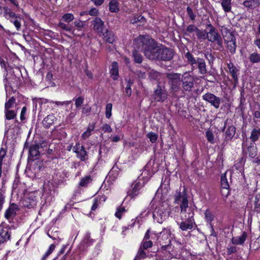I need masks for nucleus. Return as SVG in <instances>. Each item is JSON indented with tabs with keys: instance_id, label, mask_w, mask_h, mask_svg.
<instances>
[{
	"instance_id": "f257e3e1",
	"label": "nucleus",
	"mask_w": 260,
	"mask_h": 260,
	"mask_svg": "<svg viewBox=\"0 0 260 260\" xmlns=\"http://www.w3.org/2000/svg\"><path fill=\"white\" fill-rule=\"evenodd\" d=\"M138 49L143 51L145 56L152 60H162V50L154 39L149 36H139L134 40Z\"/></svg>"
},
{
	"instance_id": "f03ea898",
	"label": "nucleus",
	"mask_w": 260,
	"mask_h": 260,
	"mask_svg": "<svg viewBox=\"0 0 260 260\" xmlns=\"http://www.w3.org/2000/svg\"><path fill=\"white\" fill-rule=\"evenodd\" d=\"M185 57L188 63L191 66L192 69L197 68L198 69L199 74L204 75L207 73V66L204 58H196L189 51L185 53Z\"/></svg>"
},
{
	"instance_id": "7ed1b4c3",
	"label": "nucleus",
	"mask_w": 260,
	"mask_h": 260,
	"mask_svg": "<svg viewBox=\"0 0 260 260\" xmlns=\"http://www.w3.org/2000/svg\"><path fill=\"white\" fill-rule=\"evenodd\" d=\"M207 39L208 41L217 44L219 49L223 48V40L221 36L211 24L207 25Z\"/></svg>"
},
{
	"instance_id": "20e7f679",
	"label": "nucleus",
	"mask_w": 260,
	"mask_h": 260,
	"mask_svg": "<svg viewBox=\"0 0 260 260\" xmlns=\"http://www.w3.org/2000/svg\"><path fill=\"white\" fill-rule=\"evenodd\" d=\"M166 75L169 80V83L172 90L174 92L177 91L180 85V74L171 73H166Z\"/></svg>"
},
{
	"instance_id": "39448f33",
	"label": "nucleus",
	"mask_w": 260,
	"mask_h": 260,
	"mask_svg": "<svg viewBox=\"0 0 260 260\" xmlns=\"http://www.w3.org/2000/svg\"><path fill=\"white\" fill-rule=\"evenodd\" d=\"M203 99L214 107L215 109H218L221 103L220 98L216 96L213 93L207 92L202 96Z\"/></svg>"
},
{
	"instance_id": "423d86ee",
	"label": "nucleus",
	"mask_w": 260,
	"mask_h": 260,
	"mask_svg": "<svg viewBox=\"0 0 260 260\" xmlns=\"http://www.w3.org/2000/svg\"><path fill=\"white\" fill-rule=\"evenodd\" d=\"M190 212L188 213L189 216L187 219L182 221L179 223V228L183 231H186L188 230H191L193 228L195 224L193 219L194 213L192 210H190Z\"/></svg>"
},
{
	"instance_id": "0eeeda50",
	"label": "nucleus",
	"mask_w": 260,
	"mask_h": 260,
	"mask_svg": "<svg viewBox=\"0 0 260 260\" xmlns=\"http://www.w3.org/2000/svg\"><path fill=\"white\" fill-rule=\"evenodd\" d=\"M181 81L183 89L187 91H191L194 85L193 78L188 73H185L182 76Z\"/></svg>"
},
{
	"instance_id": "6e6552de",
	"label": "nucleus",
	"mask_w": 260,
	"mask_h": 260,
	"mask_svg": "<svg viewBox=\"0 0 260 260\" xmlns=\"http://www.w3.org/2000/svg\"><path fill=\"white\" fill-rule=\"evenodd\" d=\"M73 151L77 154V157L81 161H85L87 159L88 153L83 146L79 143H77L73 147Z\"/></svg>"
},
{
	"instance_id": "1a4fd4ad",
	"label": "nucleus",
	"mask_w": 260,
	"mask_h": 260,
	"mask_svg": "<svg viewBox=\"0 0 260 260\" xmlns=\"http://www.w3.org/2000/svg\"><path fill=\"white\" fill-rule=\"evenodd\" d=\"M166 232V234H167L169 237L167 236V240L168 241H166V243H167V245H164V255H166V257L165 260H169L172 258L173 254L171 253L170 249H171V246H170V244L171 243V240L173 239V237H171V232L169 230H167L166 229H164V233L165 232ZM164 260L165 259L164 258Z\"/></svg>"
},
{
	"instance_id": "9d476101",
	"label": "nucleus",
	"mask_w": 260,
	"mask_h": 260,
	"mask_svg": "<svg viewBox=\"0 0 260 260\" xmlns=\"http://www.w3.org/2000/svg\"><path fill=\"white\" fill-rule=\"evenodd\" d=\"M19 210L20 208L17 205L14 203L10 204L9 208L5 212V216L8 220L13 219Z\"/></svg>"
},
{
	"instance_id": "9b49d317",
	"label": "nucleus",
	"mask_w": 260,
	"mask_h": 260,
	"mask_svg": "<svg viewBox=\"0 0 260 260\" xmlns=\"http://www.w3.org/2000/svg\"><path fill=\"white\" fill-rule=\"evenodd\" d=\"M39 146L37 144H32L29 149V157L31 160L37 159L40 155Z\"/></svg>"
},
{
	"instance_id": "f8f14e48",
	"label": "nucleus",
	"mask_w": 260,
	"mask_h": 260,
	"mask_svg": "<svg viewBox=\"0 0 260 260\" xmlns=\"http://www.w3.org/2000/svg\"><path fill=\"white\" fill-rule=\"evenodd\" d=\"M93 28L101 36L104 31V22L99 17H95L93 20Z\"/></svg>"
},
{
	"instance_id": "ddd939ff",
	"label": "nucleus",
	"mask_w": 260,
	"mask_h": 260,
	"mask_svg": "<svg viewBox=\"0 0 260 260\" xmlns=\"http://www.w3.org/2000/svg\"><path fill=\"white\" fill-rule=\"evenodd\" d=\"M225 43L226 44V47L230 53L234 54L236 52L237 45L236 43V38L235 37L225 39Z\"/></svg>"
},
{
	"instance_id": "4468645a",
	"label": "nucleus",
	"mask_w": 260,
	"mask_h": 260,
	"mask_svg": "<svg viewBox=\"0 0 260 260\" xmlns=\"http://www.w3.org/2000/svg\"><path fill=\"white\" fill-rule=\"evenodd\" d=\"M141 184L139 182H135L132 184V189L127 192L128 196L132 198H135L139 194V190L141 188Z\"/></svg>"
},
{
	"instance_id": "2eb2a0df",
	"label": "nucleus",
	"mask_w": 260,
	"mask_h": 260,
	"mask_svg": "<svg viewBox=\"0 0 260 260\" xmlns=\"http://www.w3.org/2000/svg\"><path fill=\"white\" fill-rule=\"evenodd\" d=\"M74 24L75 27L77 28V31L78 32H76V30H74L72 31V34L79 36H83L84 34L81 31V28L84 26L85 22L81 21L80 20H76L74 21Z\"/></svg>"
},
{
	"instance_id": "dca6fc26",
	"label": "nucleus",
	"mask_w": 260,
	"mask_h": 260,
	"mask_svg": "<svg viewBox=\"0 0 260 260\" xmlns=\"http://www.w3.org/2000/svg\"><path fill=\"white\" fill-rule=\"evenodd\" d=\"M227 66L229 70V72L232 75L235 83H237L238 82V77L237 76V72H238V70L232 62L228 63Z\"/></svg>"
},
{
	"instance_id": "f3484780",
	"label": "nucleus",
	"mask_w": 260,
	"mask_h": 260,
	"mask_svg": "<svg viewBox=\"0 0 260 260\" xmlns=\"http://www.w3.org/2000/svg\"><path fill=\"white\" fill-rule=\"evenodd\" d=\"M101 36L103 37L104 39H105L107 43L112 44L115 41V35L114 33L107 29H106L105 31L102 34Z\"/></svg>"
},
{
	"instance_id": "a211bd4d",
	"label": "nucleus",
	"mask_w": 260,
	"mask_h": 260,
	"mask_svg": "<svg viewBox=\"0 0 260 260\" xmlns=\"http://www.w3.org/2000/svg\"><path fill=\"white\" fill-rule=\"evenodd\" d=\"M247 237V233L244 232L241 236L233 237L232 239V242L235 245H242L245 241Z\"/></svg>"
},
{
	"instance_id": "6ab92c4d",
	"label": "nucleus",
	"mask_w": 260,
	"mask_h": 260,
	"mask_svg": "<svg viewBox=\"0 0 260 260\" xmlns=\"http://www.w3.org/2000/svg\"><path fill=\"white\" fill-rule=\"evenodd\" d=\"M56 117L53 114L46 116L42 121L43 125L46 128L50 127L54 122Z\"/></svg>"
},
{
	"instance_id": "aec40b11",
	"label": "nucleus",
	"mask_w": 260,
	"mask_h": 260,
	"mask_svg": "<svg viewBox=\"0 0 260 260\" xmlns=\"http://www.w3.org/2000/svg\"><path fill=\"white\" fill-rule=\"evenodd\" d=\"M10 238V234L6 229L0 227V243H3L9 240Z\"/></svg>"
},
{
	"instance_id": "412c9836",
	"label": "nucleus",
	"mask_w": 260,
	"mask_h": 260,
	"mask_svg": "<svg viewBox=\"0 0 260 260\" xmlns=\"http://www.w3.org/2000/svg\"><path fill=\"white\" fill-rule=\"evenodd\" d=\"M260 137V128H254L251 132L249 139L250 140L254 143L259 140Z\"/></svg>"
},
{
	"instance_id": "4be33fe9",
	"label": "nucleus",
	"mask_w": 260,
	"mask_h": 260,
	"mask_svg": "<svg viewBox=\"0 0 260 260\" xmlns=\"http://www.w3.org/2000/svg\"><path fill=\"white\" fill-rule=\"evenodd\" d=\"M109 7V10L112 13H117L119 11V3L116 0H111Z\"/></svg>"
},
{
	"instance_id": "5701e85b",
	"label": "nucleus",
	"mask_w": 260,
	"mask_h": 260,
	"mask_svg": "<svg viewBox=\"0 0 260 260\" xmlns=\"http://www.w3.org/2000/svg\"><path fill=\"white\" fill-rule=\"evenodd\" d=\"M110 74L111 77L116 80L119 77L118 75V64L116 62H113L111 65V69L110 70Z\"/></svg>"
},
{
	"instance_id": "b1692460",
	"label": "nucleus",
	"mask_w": 260,
	"mask_h": 260,
	"mask_svg": "<svg viewBox=\"0 0 260 260\" xmlns=\"http://www.w3.org/2000/svg\"><path fill=\"white\" fill-rule=\"evenodd\" d=\"M236 133V127L233 126H230L226 130L225 133V141L231 140L233 137L234 136Z\"/></svg>"
},
{
	"instance_id": "393cba45",
	"label": "nucleus",
	"mask_w": 260,
	"mask_h": 260,
	"mask_svg": "<svg viewBox=\"0 0 260 260\" xmlns=\"http://www.w3.org/2000/svg\"><path fill=\"white\" fill-rule=\"evenodd\" d=\"M162 211L159 208H156L153 213V217L159 223L162 222Z\"/></svg>"
},
{
	"instance_id": "a878e982",
	"label": "nucleus",
	"mask_w": 260,
	"mask_h": 260,
	"mask_svg": "<svg viewBox=\"0 0 260 260\" xmlns=\"http://www.w3.org/2000/svg\"><path fill=\"white\" fill-rule=\"evenodd\" d=\"M174 55V50L169 48H164V60H170Z\"/></svg>"
},
{
	"instance_id": "bb28decb",
	"label": "nucleus",
	"mask_w": 260,
	"mask_h": 260,
	"mask_svg": "<svg viewBox=\"0 0 260 260\" xmlns=\"http://www.w3.org/2000/svg\"><path fill=\"white\" fill-rule=\"evenodd\" d=\"M221 185L223 189H225L226 191V194H228L229 192L228 190L229 188V184L227 180V178L225 176V173L223 175H222L221 176Z\"/></svg>"
},
{
	"instance_id": "cd10ccee",
	"label": "nucleus",
	"mask_w": 260,
	"mask_h": 260,
	"mask_svg": "<svg viewBox=\"0 0 260 260\" xmlns=\"http://www.w3.org/2000/svg\"><path fill=\"white\" fill-rule=\"evenodd\" d=\"M221 32L224 40L235 37L232 32L226 27L222 26L221 27Z\"/></svg>"
},
{
	"instance_id": "c85d7f7f",
	"label": "nucleus",
	"mask_w": 260,
	"mask_h": 260,
	"mask_svg": "<svg viewBox=\"0 0 260 260\" xmlns=\"http://www.w3.org/2000/svg\"><path fill=\"white\" fill-rule=\"evenodd\" d=\"M25 202V206H27L28 208H31L34 207L37 204L36 197L33 196L29 197L26 199Z\"/></svg>"
},
{
	"instance_id": "c756f323",
	"label": "nucleus",
	"mask_w": 260,
	"mask_h": 260,
	"mask_svg": "<svg viewBox=\"0 0 260 260\" xmlns=\"http://www.w3.org/2000/svg\"><path fill=\"white\" fill-rule=\"evenodd\" d=\"M92 181V179L90 176H87L85 177L82 178L79 183V187H87L88 185Z\"/></svg>"
},
{
	"instance_id": "7c9ffc66",
	"label": "nucleus",
	"mask_w": 260,
	"mask_h": 260,
	"mask_svg": "<svg viewBox=\"0 0 260 260\" xmlns=\"http://www.w3.org/2000/svg\"><path fill=\"white\" fill-rule=\"evenodd\" d=\"M5 115L6 119L11 120L16 117L17 112L14 110L5 109Z\"/></svg>"
},
{
	"instance_id": "2f4dec72",
	"label": "nucleus",
	"mask_w": 260,
	"mask_h": 260,
	"mask_svg": "<svg viewBox=\"0 0 260 260\" xmlns=\"http://www.w3.org/2000/svg\"><path fill=\"white\" fill-rule=\"evenodd\" d=\"M244 5L250 8L256 7L259 4V0H245L243 3Z\"/></svg>"
},
{
	"instance_id": "473e14b6",
	"label": "nucleus",
	"mask_w": 260,
	"mask_h": 260,
	"mask_svg": "<svg viewBox=\"0 0 260 260\" xmlns=\"http://www.w3.org/2000/svg\"><path fill=\"white\" fill-rule=\"evenodd\" d=\"M247 153L249 157L254 158L257 154V148L253 144H251L247 148Z\"/></svg>"
},
{
	"instance_id": "72a5a7b5",
	"label": "nucleus",
	"mask_w": 260,
	"mask_h": 260,
	"mask_svg": "<svg viewBox=\"0 0 260 260\" xmlns=\"http://www.w3.org/2000/svg\"><path fill=\"white\" fill-rule=\"evenodd\" d=\"M221 6L225 12H230L231 10V0H221Z\"/></svg>"
},
{
	"instance_id": "f704fd0d",
	"label": "nucleus",
	"mask_w": 260,
	"mask_h": 260,
	"mask_svg": "<svg viewBox=\"0 0 260 260\" xmlns=\"http://www.w3.org/2000/svg\"><path fill=\"white\" fill-rule=\"evenodd\" d=\"M131 23L133 24L136 23L138 22L143 23L146 21L145 18L141 15H134L131 19Z\"/></svg>"
},
{
	"instance_id": "c9c22d12",
	"label": "nucleus",
	"mask_w": 260,
	"mask_h": 260,
	"mask_svg": "<svg viewBox=\"0 0 260 260\" xmlns=\"http://www.w3.org/2000/svg\"><path fill=\"white\" fill-rule=\"evenodd\" d=\"M133 56L135 62L140 63L143 61V57L137 50H135L133 51Z\"/></svg>"
},
{
	"instance_id": "e433bc0d",
	"label": "nucleus",
	"mask_w": 260,
	"mask_h": 260,
	"mask_svg": "<svg viewBox=\"0 0 260 260\" xmlns=\"http://www.w3.org/2000/svg\"><path fill=\"white\" fill-rule=\"evenodd\" d=\"M250 61L253 63L260 61V55L257 53H252L249 56Z\"/></svg>"
},
{
	"instance_id": "4c0bfd02",
	"label": "nucleus",
	"mask_w": 260,
	"mask_h": 260,
	"mask_svg": "<svg viewBox=\"0 0 260 260\" xmlns=\"http://www.w3.org/2000/svg\"><path fill=\"white\" fill-rule=\"evenodd\" d=\"M21 18L18 17L17 18L13 19H10V22L12 23L15 26L17 30H20L21 26Z\"/></svg>"
},
{
	"instance_id": "58836bf2",
	"label": "nucleus",
	"mask_w": 260,
	"mask_h": 260,
	"mask_svg": "<svg viewBox=\"0 0 260 260\" xmlns=\"http://www.w3.org/2000/svg\"><path fill=\"white\" fill-rule=\"evenodd\" d=\"M4 9L5 10V13L6 14L10 19H14L15 18H17L18 17L17 15L13 12L10 9H8L7 7H4Z\"/></svg>"
},
{
	"instance_id": "ea45409f",
	"label": "nucleus",
	"mask_w": 260,
	"mask_h": 260,
	"mask_svg": "<svg viewBox=\"0 0 260 260\" xmlns=\"http://www.w3.org/2000/svg\"><path fill=\"white\" fill-rule=\"evenodd\" d=\"M74 19V16L72 13H66L61 18V20L66 22L70 23Z\"/></svg>"
},
{
	"instance_id": "a19ab883",
	"label": "nucleus",
	"mask_w": 260,
	"mask_h": 260,
	"mask_svg": "<svg viewBox=\"0 0 260 260\" xmlns=\"http://www.w3.org/2000/svg\"><path fill=\"white\" fill-rule=\"evenodd\" d=\"M146 252L144 251V249L142 248V246H140L137 255L134 260H140L141 259L146 257Z\"/></svg>"
},
{
	"instance_id": "79ce46f5",
	"label": "nucleus",
	"mask_w": 260,
	"mask_h": 260,
	"mask_svg": "<svg viewBox=\"0 0 260 260\" xmlns=\"http://www.w3.org/2000/svg\"><path fill=\"white\" fill-rule=\"evenodd\" d=\"M16 102V99L14 96L11 97L5 105V109H10L13 107Z\"/></svg>"
},
{
	"instance_id": "37998d69",
	"label": "nucleus",
	"mask_w": 260,
	"mask_h": 260,
	"mask_svg": "<svg viewBox=\"0 0 260 260\" xmlns=\"http://www.w3.org/2000/svg\"><path fill=\"white\" fill-rule=\"evenodd\" d=\"M198 29V28L197 26H196L194 25L190 24L189 25H188L187 27V28L185 30V31L184 32V34L185 35H188L189 34L192 33L193 32H196Z\"/></svg>"
},
{
	"instance_id": "c03bdc74",
	"label": "nucleus",
	"mask_w": 260,
	"mask_h": 260,
	"mask_svg": "<svg viewBox=\"0 0 260 260\" xmlns=\"http://www.w3.org/2000/svg\"><path fill=\"white\" fill-rule=\"evenodd\" d=\"M180 204V208L181 212L185 211L186 209L188 207V200L187 197H183L182 200H181Z\"/></svg>"
},
{
	"instance_id": "a18cd8bd",
	"label": "nucleus",
	"mask_w": 260,
	"mask_h": 260,
	"mask_svg": "<svg viewBox=\"0 0 260 260\" xmlns=\"http://www.w3.org/2000/svg\"><path fill=\"white\" fill-rule=\"evenodd\" d=\"M152 242L150 240H143L140 246H142V248L143 249H147L148 248L152 246Z\"/></svg>"
},
{
	"instance_id": "49530a36",
	"label": "nucleus",
	"mask_w": 260,
	"mask_h": 260,
	"mask_svg": "<svg viewBox=\"0 0 260 260\" xmlns=\"http://www.w3.org/2000/svg\"><path fill=\"white\" fill-rule=\"evenodd\" d=\"M112 104L111 103H109L106 105V117L107 118H110L112 115Z\"/></svg>"
},
{
	"instance_id": "de8ad7c7",
	"label": "nucleus",
	"mask_w": 260,
	"mask_h": 260,
	"mask_svg": "<svg viewBox=\"0 0 260 260\" xmlns=\"http://www.w3.org/2000/svg\"><path fill=\"white\" fill-rule=\"evenodd\" d=\"M196 33L199 39H207V32H204L198 28Z\"/></svg>"
},
{
	"instance_id": "09e8293b",
	"label": "nucleus",
	"mask_w": 260,
	"mask_h": 260,
	"mask_svg": "<svg viewBox=\"0 0 260 260\" xmlns=\"http://www.w3.org/2000/svg\"><path fill=\"white\" fill-rule=\"evenodd\" d=\"M206 136L207 138V139L208 142L211 143V144H213L214 143V135L212 132L210 131H207L206 132Z\"/></svg>"
},
{
	"instance_id": "8fccbe9b",
	"label": "nucleus",
	"mask_w": 260,
	"mask_h": 260,
	"mask_svg": "<svg viewBox=\"0 0 260 260\" xmlns=\"http://www.w3.org/2000/svg\"><path fill=\"white\" fill-rule=\"evenodd\" d=\"M58 26L67 31L71 32L72 30V27L68 24H66L63 22H60L58 23Z\"/></svg>"
},
{
	"instance_id": "3c124183",
	"label": "nucleus",
	"mask_w": 260,
	"mask_h": 260,
	"mask_svg": "<svg viewBox=\"0 0 260 260\" xmlns=\"http://www.w3.org/2000/svg\"><path fill=\"white\" fill-rule=\"evenodd\" d=\"M183 197H186L185 193L184 192H178L177 193V195H176V196L175 202L177 204H179L180 202H181V200H182Z\"/></svg>"
},
{
	"instance_id": "603ef678",
	"label": "nucleus",
	"mask_w": 260,
	"mask_h": 260,
	"mask_svg": "<svg viewBox=\"0 0 260 260\" xmlns=\"http://www.w3.org/2000/svg\"><path fill=\"white\" fill-rule=\"evenodd\" d=\"M125 212V209L124 207H119L117 208L115 215L119 219H121L122 215Z\"/></svg>"
},
{
	"instance_id": "864d4df0",
	"label": "nucleus",
	"mask_w": 260,
	"mask_h": 260,
	"mask_svg": "<svg viewBox=\"0 0 260 260\" xmlns=\"http://www.w3.org/2000/svg\"><path fill=\"white\" fill-rule=\"evenodd\" d=\"M147 137L149 139L152 143H154L157 139V135L154 133L151 132L147 134Z\"/></svg>"
},
{
	"instance_id": "5fc2aeb1",
	"label": "nucleus",
	"mask_w": 260,
	"mask_h": 260,
	"mask_svg": "<svg viewBox=\"0 0 260 260\" xmlns=\"http://www.w3.org/2000/svg\"><path fill=\"white\" fill-rule=\"evenodd\" d=\"M161 89H157L154 91V99L156 101H159L161 99Z\"/></svg>"
},
{
	"instance_id": "6e6d98bb",
	"label": "nucleus",
	"mask_w": 260,
	"mask_h": 260,
	"mask_svg": "<svg viewBox=\"0 0 260 260\" xmlns=\"http://www.w3.org/2000/svg\"><path fill=\"white\" fill-rule=\"evenodd\" d=\"M55 248V245L54 244H51L49 248V249L48 250V251L46 252V253L44 254V255L43 256V258H42V259L43 260H45V258L48 256L53 251V250H54Z\"/></svg>"
},
{
	"instance_id": "4d7b16f0",
	"label": "nucleus",
	"mask_w": 260,
	"mask_h": 260,
	"mask_svg": "<svg viewBox=\"0 0 260 260\" xmlns=\"http://www.w3.org/2000/svg\"><path fill=\"white\" fill-rule=\"evenodd\" d=\"M205 218L207 221L211 222L213 219V215L211 212L209 210H207L205 213Z\"/></svg>"
},
{
	"instance_id": "13d9d810",
	"label": "nucleus",
	"mask_w": 260,
	"mask_h": 260,
	"mask_svg": "<svg viewBox=\"0 0 260 260\" xmlns=\"http://www.w3.org/2000/svg\"><path fill=\"white\" fill-rule=\"evenodd\" d=\"M186 11L190 19L191 20H194L196 18V15L193 13L192 9L189 7H187L186 8Z\"/></svg>"
},
{
	"instance_id": "bf43d9fd",
	"label": "nucleus",
	"mask_w": 260,
	"mask_h": 260,
	"mask_svg": "<svg viewBox=\"0 0 260 260\" xmlns=\"http://www.w3.org/2000/svg\"><path fill=\"white\" fill-rule=\"evenodd\" d=\"M7 151L4 148H1L0 149V166H2L3 159L6 155Z\"/></svg>"
},
{
	"instance_id": "052dcab7",
	"label": "nucleus",
	"mask_w": 260,
	"mask_h": 260,
	"mask_svg": "<svg viewBox=\"0 0 260 260\" xmlns=\"http://www.w3.org/2000/svg\"><path fill=\"white\" fill-rule=\"evenodd\" d=\"M84 98L79 96L75 100V105L77 108L81 107L84 102Z\"/></svg>"
},
{
	"instance_id": "680f3d73",
	"label": "nucleus",
	"mask_w": 260,
	"mask_h": 260,
	"mask_svg": "<svg viewBox=\"0 0 260 260\" xmlns=\"http://www.w3.org/2000/svg\"><path fill=\"white\" fill-rule=\"evenodd\" d=\"M99 13V10L95 8H92L88 11V14L92 16H97Z\"/></svg>"
},
{
	"instance_id": "e2e57ef3",
	"label": "nucleus",
	"mask_w": 260,
	"mask_h": 260,
	"mask_svg": "<svg viewBox=\"0 0 260 260\" xmlns=\"http://www.w3.org/2000/svg\"><path fill=\"white\" fill-rule=\"evenodd\" d=\"M101 129L103 131H104L105 133H111L112 131L111 126L110 125L108 124H104L103 125V126L101 127Z\"/></svg>"
},
{
	"instance_id": "0e129e2a",
	"label": "nucleus",
	"mask_w": 260,
	"mask_h": 260,
	"mask_svg": "<svg viewBox=\"0 0 260 260\" xmlns=\"http://www.w3.org/2000/svg\"><path fill=\"white\" fill-rule=\"evenodd\" d=\"M131 85H132V83L130 81H128L127 84V86L125 88L126 93L128 96L131 95V94L132 93V90H131Z\"/></svg>"
},
{
	"instance_id": "69168bd1",
	"label": "nucleus",
	"mask_w": 260,
	"mask_h": 260,
	"mask_svg": "<svg viewBox=\"0 0 260 260\" xmlns=\"http://www.w3.org/2000/svg\"><path fill=\"white\" fill-rule=\"evenodd\" d=\"M71 101H65V102H50V103H54L56 106H63V105H69Z\"/></svg>"
},
{
	"instance_id": "338daca9",
	"label": "nucleus",
	"mask_w": 260,
	"mask_h": 260,
	"mask_svg": "<svg viewBox=\"0 0 260 260\" xmlns=\"http://www.w3.org/2000/svg\"><path fill=\"white\" fill-rule=\"evenodd\" d=\"M260 204V194H257L254 197V205L258 206Z\"/></svg>"
},
{
	"instance_id": "774afa93",
	"label": "nucleus",
	"mask_w": 260,
	"mask_h": 260,
	"mask_svg": "<svg viewBox=\"0 0 260 260\" xmlns=\"http://www.w3.org/2000/svg\"><path fill=\"white\" fill-rule=\"evenodd\" d=\"M162 197V189L160 188H159L156 192L154 199H156L158 198H160L161 199Z\"/></svg>"
}]
</instances>
